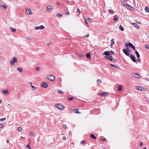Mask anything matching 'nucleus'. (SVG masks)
<instances>
[{
  "label": "nucleus",
  "mask_w": 149,
  "mask_h": 149,
  "mask_svg": "<svg viewBox=\"0 0 149 149\" xmlns=\"http://www.w3.org/2000/svg\"><path fill=\"white\" fill-rule=\"evenodd\" d=\"M77 55L80 58H82L84 56V54H78Z\"/></svg>",
  "instance_id": "nucleus-31"
},
{
  "label": "nucleus",
  "mask_w": 149,
  "mask_h": 149,
  "mask_svg": "<svg viewBox=\"0 0 149 149\" xmlns=\"http://www.w3.org/2000/svg\"><path fill=\"white\" fill-rule=\"evenodd\" d=\"M31 86L33 89L36 90V89L37 88L36 86Z\"/></svg>",
  "instance_id": "nucleus-45"
},
{
  "label": "nucleus",
  "mask_w": 149,
  "mask_h": 149,
  "mask_svg": "<svg viewBox=\"0 0 149 149\" xmlns=\"http://www.w3.org/2000/svg\"><path fill=\"white\" fill-rule=\"evenodd\" d=\"M132 75L134 76V77L136 78H139L140 75L136 73H135L134 72H132Z\"/></svg>",
  "instance_id": "nucleus-10"
},
{
  "label": "nucleus",
  "mask_w": 149,
  "mask_h": 149,
  "mask_svg": "<svg viewBox=\"0 0 149 149\" xmlns=\"http://www.w3.org/2000/svg\"><path fill=\"white\" fill-rule=\"evenodd\" d=\"M22 128L20 127H19L17 128V130L19 132H20L22 130Z\"/></svg>",
  "instance_id": "nucleus-38"
},
{
  "label": "nucleus",
  "mask_w": 149,
  "mask_h": 149,
  "mask_svg": "<svg viewBox=\"0 0 149 149\" xmlns=\"http://www.w3.org/2000/svg\"><path fill=\"white\" fill-rule=\"evenodd\" d=\"M36 70L37 71H39L40 70V68L39 67H38L36 68Z\"/></svg>",
  "instance_id": "nucleus-39"
},
{
  "label": "nucleus",
  "mask_w": 149,
  "mask_h": 149,
  "mask_svg": "<svg viewBox=\"0 0 149 149\" xmlns=\"http://www.w3.org/2000/svg\"><path fill=\"white\" fill-rule=\"evenodd\" d=\"M145 10L146 12L147 13L149 12V9L148 7H146L145 8Z\"/></svg>",
  "instance_id": "nucleus-27"
},
{
  "label": "nucleus",
  "mask_w": 149,
  "mask_h": 149,
  "mask_svg": "<svg viewBox=\"0 0 149 149\" xmlns=\"http://www.w3.org/2000/svg\"><path fill=\"white\" fill-rule=\"evenodd\" d=\"M110 52V53H111V54H112L113 55L115 54V53L112 50L109 51Z\"/></svg>",
  "instance_id": "nucleus-46"
},
{
  "label": "nucleus",
  "mask_w": 149,
  "mask_h": 149,
  "mask_svg": "<svg viewBox=\"0 0 149 149\" xmlns=\"http://www.w3.org/2000/svg\"><path fill=\"white\" fill-rule=\"evenodd\" d=\"M98 95H102V93H99Z\"/></svg>",
  "instance_id": "nucleus-62"
},
{
  "label": "nucleus",
  "mask_w": 149,
  "mask_h": 149,
  "mask_svg": "<svg viewBox=\"0 0 149 149\" xmlns=\"http://www.w3.org/2000/svg\"><path fill=\"white\" fill-rule=\"evenodd\" d=\"M146 149V147L144 148H143V149Z\"/></svg>",
  "instance_id": "nucleus-64"
},
{
  "label": "nucleus",
  "mask_w": 149,
  "mask_h": 149,
  "mask_svg": "<svg viewBox=\"0 0 149 149\" xmlns=\"http://www.w3.org/2000/svg\"><path fill=\"white\" fill-rule=\"evenodd\" d=\"M62 139L63 140H65L66 139V137L65 136H63L62 138Z\"/></svg>",
  "instance_id": "nucleus-52"
},
{
  "label": "nucleus",
  "mask_w": 149,
  "mask_h": 149,
  "mask_svg": "<svg viewBox=\"0 0 149 149\" xmlns=\"http://www.w3.org/2000/svg\"><path fill=\"white\" fill-rule=\"evenodd\" d=\"M122 90V88H121V86H119L118 87V91H120L121 90Z\"/></svg>",
  "instance_id": "nucleus-32"
},
{
  "label": "nucleus",
  "mask_w": 149,
  "mask_h": 149,
  "mask_svg": "<svg viewBox=\"0 0 149 149\" xmlns=\"http://www.w3.org/2000/svg\"><path fill=\"white\" fill-rule=\"evenodd\" d=\"M45 28V27L43 25H41L40 26H36L35 27V29L36 30L39 29H42Z\"/></svg>",
  "instance_id": "nucleus-8"
},
{
  "label": "nucleus",
  "mask_w": 149,
  "mask_h": 149,
  "mask_svg": "<svg viewBox=\"0 0 149 149\" xmlns=\"http://www.w3.org/2000/svg\"><path fill=\"white\" fill-rule=\"evenodd\" d=\"M55 106L60 110H63L65 108L61 104H56L55 105Z\"/></svg>",
  "instance_id": "nucleus-2"
},
{
  "label": "nucleus",
  "mask_w": 149,
  "mask_h": 149,
  "mask_svg": "<svg viewBox=\"0 0 149 149\" xmlns=\"http://www.w3.org/2000/svg\"><path fill=\"white\" fill-rule=\"evenodd\" d=\"M1 92L3 94L5 95H7L8 93V92L7 90H2Z\"/></svg>",
  "instance_id": "nucleus-15"
},
{
  "label": "nucleus",
  "mask_w": 149,
  "mask_h": 149,
  "mask_svg": "<svg viewBox=\"0 0 149 149\" xmlns=\"http://www.w3.org/2000/svg\"><path fill=\"white\" fill-rule=\"evenodd\" d=\"M132 49H133L134 50H136V49H135V47H134H134H132Z\"/></svg>",
  "instance_id": "nucleus-55"
},
{
  "label": "nucleus",
  "mask_w": 149,
  "mask_h": 149,
  "mask_svg": "<svg viewBox=\"0 0 149 149\" xmlns=\"http://www.w3.org/2000/svg\"><path fill=\"white\" fill-rule=\"evenodd\" d=\"M111 45H113L115 44V42H114L113 39H112L111 40Z\"/></svg>",
  "instance_id": "nucleus-28"
},
{
  "label": "nucleus",
  "mask_w": 149,
  "mask_h": 149,
  "mask_svg": "<svg viewBox=\"0 0 149 149\" xmlns=\"http://www.w3.org/2000/svg\"><path fill=\"white\" fill-rule=\"evenodd\" d=\"M132 25L137 29H139L140 27L136 24L134 23H132Z\"/></svg>",
  "instance_id": "nucleus-16"
},
{
  "label": "nucleus",
  "mask_w": 149,
  "mask_h": 149,
  "mask_svg": "<svg viewBox=\"0 0 149 149\" xmlns=\"http://www.w3.org/2000/svg\"><path fill=\"white\" fill-rule=\"evenodd\" d=\"M104 58L107 60H109L111 61H113V57L112 56L110 55L108 56H105Z\"/></svg>",
  "instance_id": "nucleus-6"
},
{
  "label": "nucleus",
  "mask_w": 149,
  "mask_h": 149,
  "mask_svg": "<svg viewBox=\"0 0 149 149\" xmlns=\"http://www.w3.org/2000/svg\"><path fill=\"white\" fill-rule=\"evenodd\" d=\"M73 110L75 111V113L77 114H79L81 113L80 112L77 111L79 110L78 108H75Z\"/></svg>",
  "instance_id": "nucleus-19"
},
{
  "label": "nucleus",
  "mask_w": 149,
  "mask_h": 149,
  "mask_svg": "<svg viewBox=\"0 0 149 149\" xmlns=\"http://www.w3.org/2000/svg\"><path fill=\"white\" fill-rule=\"evenodd\" d=\"M25 39L26 40H29L30 39V38L29 37H26L25 38Z\"/></svg>",
  "instance_id": "nucleus-51"
},
{
  "label": "nucleus",
  "mask_w": 149,
  "mask_h": 149,
  "mask_svg": "<svg viewBox=\"0 0 149 149\" xmlns=\"http://www.w3.org/2000/svg\"><path fill=\"white\" fill-rule=\"evenodd\" d=\"M145 47L147 49H148L149 48V47L148 45H145Z\"/></svg>",
  "instance_id": "nucleus-44"
},
{
  "label": "nucleus",
  "mask_w": 149,
  "mask_h": 149,
  "mask_svg": "<svg viewBox=\"0 0 149 149\" xmlns=\"http://www.w3.org/2000/svg\"><path fill=\"white\" fill-rule=\"evenodd\" d=\"M6 119V118H2L0 119V120L2 121L4 120H5Z\"/></svg>",
  "instance_id": "nucleus-43"
},
{
  "label": "nucleus",
  "mask_w": 149,
  "mask_h": 149,
  "mask_svg": "<svg viewBox=\"0 0 149 149\" xmlns=\"http://www.w3.org/2000/svg\"><path fill=\"white\" fill-rule=\"evenodd\" d=\"M101 140L102 141H104L106 140V139L105 138H104V139H102Z\"/></svg>",
  "instance_id": "nucleus-60"
},
{
  "label": "nucleus",
  "mask_w": 149,
  "mask_h": 149,
  "mask_svg": "<svg viewBox=\"0 0 149 149\" xmlns=\"http://www.w3.org/2000/svg\"><path fill=\"white\" fill-rule=\"evenodd\" d=\"M135 88L137 90H138L139 91H145V88L142 87L141 86H136Z\"/></svg>",
  "instance_id": "nucleus-4"
},
{
  "label": "nucleus",
  "mask_w": 149,
  "mask_h": 149,
  "mask_svg": "<svg viewBox=\"0 0 149 149\" xmlns=\"http://www.w3.org/2000/svg\"><path fill=\"white\" fill-rule=\"evenodd\" d=\"M63 92L61 90H58V93L60 94H62Z\"/></svg>",
  "instance_id": "nucleus-33"
},
{
  "label": "nucleus",
  "mask_w": 149,
  "mask_h": 149,
  "mask_svg": "<svg viewBox=\"0 0 149 149\" xmlns=\"http://www.w3.org/2000/svg\"><path fill=\"white\" fill-rule=\"evenodd\" d=\"M85 22L86 24H87V25H88V23H87V21L86 19H85Z\"/></svg>",
  "instance_id": "nucleus-59"
},
{
  "label": "nucleus",
  "mask_w": 149,
  "mask_h": 149,
  "mask_svg": "<svg viewBox=\"0 0 149 149\" xmlns=\"http://www.w3.org/2000/svg\"><path fill=\"white\" fill-rule=\"evenodd\" d=\"M127 3L125 1H123L122 2V4L125 7V4Z\"/></svg>",
  "instance_id": "nucleus-34"
},
{
  "label": "nucleus",
  "mask_w": 149,
  "mask_h": 149,
  "mask_svg": "<svg viewBox=\"0 0 149 149\" xmlns=\"http://www.w3.org/2000/svg\"><path fill=\"white\" fill-rule=\"evenodd\" d=\"M138 61L139 62V63H141V60H140V59H138Z\"/></svg>",
  "instance_id": "nucleus-58"
},
{
  "label": "nucleus",
  "mask_w": 149,
  "mask_h": 149,
  "mask_svg": "<svg viewBox=\"0 0 149 149\" xmlns=\"http://www.w3.org/2000/svg\"><path fill=\"white\" fill-rule=\"evenodd\" d=\"M40 86L42 87H44L45 88H46L47 87L48 85L46 82H43L41 83L40 85Z\"/></svg>",
  "instance_id": "nucleus-5"
},
{
  "label": "nucleus",
  "mask_w": 149,
  "mask_h": 149,
  "mask_svg": "<svg viewBox=\"0 0 149 149\" xmlns=\"http://www.w3.org/2000/svg\"><path fill=\"white\" fill-rule=\"evenodd\" d=\"M129 9L133 11H135L134 8L132 7V6H131V7Z\"/></svg>",
  "instance_id": "nucleus-35"
},
{
  "label": "nucleus",
  "mask_w": 149,
  "mask_h": 149,
  "mask_svg": "<svg viewBox=\"0 0 149 149\" xmlns=\"http://www.w3.org/2000/svg\"><path fill=\"white\" fill-rule=\"evenodd\" d=\"M85 141L84 140H82L81 142V144H84L85 143Z\"/></svg>",
  "instance_id": "nucleus-48"
},
{
  "label": "nucleus",
  "mask_w": 149,
  "mask_h": 149,
  "mask_svg": "<svg viewBox=\"0 0 149 149\" xmlns=\"http://www.w3.org/2000/svg\"><path fill=\"white\" fill-rule=\"evenodd\" d=\"M143 142H141V143H140V144H139V146H140L141 147L143 145Z\"/></svg>",
  "instance_id": "nucleus-50"
},
{
  "label": "nucleus",
  "mask_w": 149,
  "mask_h": 149,
  "mask_svg": "<svg viewBox=\"0 0 149 149\" xmlns=\"http://www.w3.org/2000/svg\"><path fill=\"white\" fill-rule=\"evenodd\" d=\"M17 70L20 72H22L23 71V69L22 68H17Z\"/></svg>",
  "instance_id": "nucleus-25"
},
{
  "label": "nucleus",
  "mask_w": 149,
  "mask_h": 149,
  "mask_svg": "<svg viewBox=\"0 0 149 149\" xmlns=\"http://www.w3.org/2000/svg\"><path fill=\"white\" fill-rule=\"evenodd\" d=\"M17 58L15 57H14L12 60L10 62V65L11 66H13L15 65V63L17 62Z\"/></svg>",
  "instance_id": "nucleus-1"
},
{
  "label": "nucleus",
  "mask_w": 149,
  "mask_h": 149,
  "mask_svg": "<svg viewBox=\"0 0 149 149\" xmlns=\"http://www.w3.org/2000/svg\"><path fill=\"white\" fill-rule=\"evenodd\" d=\"M130 57L132 60L134 62H136V58L133 55H131L130 56Z\"/></svg>",
  "instance_id": "nucleus-11"
},
{
  "label": "nucleus",
  "mask_w": 149,
  "mask_h": 149,
  "mask_svg": "<svg viewBox=\"0 0 149 149\" xmlns=\"http://www.w3.org/2000/svg\"><path fill=\"white\" fill-rule=\"evenodd\" d=\"M87 19L88 20H90V18L89 17H88V18H87Z\"/></svg>",
  "instance_id": "nucleus-61"
},
{
  "label": "nucleus",
  "mask_w": 149,
  "mask_h": 149,
  "mask_svg": "<svg viewBox=\"0 0 149 149\" xmlns=\"http://www.w3.org/2000/svg\"><path fill=\"white\" fill-rule=\"evenodd\" d=\"M52 10V7L50 6H48L47 7V10L48 11H51Z\"/></svg>",
  "instance_id": "nucleus-18"
},
{
  "label": "nucleus",
  "mask_w": 149,
  "mask_h": 149,
  "mask_svg": "<svg viewBox=\"0 0 149 149\" xmlns=\"http://www.w3.org/2000/svg\"><path fill=\"white\" fill-rule=\"evenodd\" d=\"M3 127V125L2 124H0V128H1Z\"/></svg>",
  "instance_id": "nucleus-54"
},
{
  "label": "nucleus",
  "mask_w": 149,
  "mask_h": 149,
  "mask_svg": "<svg viewBox=\"0 0 149 149\" xmlns=\"http://www.w3.org/2000/svg\"><path fill=\"white\" fill-rule=\"evenodd\" d=\"M90 137L95 139H96V137L94 136L93 134H90Z\"/></svg>",
  "instance_id": "nucleus-22"
},
{
  "label": "nucleus",
  "mask_w": 149,
  "mask_h": 149,
  "mask_svg": "<svg viewBox=\"0 0 149 149\" xmlns=\"http://www.w3.org/2000/svg\"><path fill=\"white\" fill-rule=\"evenodd\" d=\"M46 78L50 81H53L55 79V77L53 75H48L47 76Z\"/></svg>",
  "instance_id": "nucleus-3"
},
{
  "label": "nucleus",
  "mask_w": 149,
  "mask_h": 149,
  "mask_svg": "<svg viewBox=\"0 0 149 149\" xmlns=\"http://www.w3.org/2000/svg\"><path fill=\"white\" fill-rule=\"evenodd\" d=\"M0 5L1 6L3 7L5 10H6L7 8V6L6 5H4V3H0Z\"/></svg>",
  "instance_id": "nucleus-17"
},
{
  "label": "nucleus",
  "mask_w": 149,
  "mask_h": 149,
  "mask_svg": "<svg viewBox=\"0 0 149 149\" xmlns=\"http://www.w3.org/2000/svg\"><path fill=\"white\" fill-rule=\"evenodd\" d=\"M113 19H114V20L115 21L117 22L118 21V18L117 17L114 18H113Z\"/></svg>",
  "instance_id": "nucleus-41"
},
{
  "label": "nucleus",
  "mask_w": 149,
  "mask_h": 149,
  "mask_svg": "<svg viewBox=\"0 0 149 149\" xmlns=\"http://www.w3.org/2000/svg\"><path fill=\"white\" fill-rule=\"evenodd\" d=\"M77 10H78V12H79V13H81V12L80 11V9L78 8H77Z\"/></svg>",
  "instance_id": "nucleus-57"
},
{
  "label": "nucleus",
  "mask_w": 149,
  "mask_h": 149,
  "mask_svg": "<svg viewBox=\"0 0 149 149\" xmlns=\"http://www.w3.org/2000/svg\"><path fill=\"white\" fill-rule=\"evenodd\" d=\"M63 128H66V126L65 125H63Z\"/></svg>",
  "instance_id": "nucleus-53"
},
{
  "label": "nucleus",
  "mask_w": 149,
  "mask_h": 149,
  "mask_svg": "<svg viewBox=\"0 0 149 149\" xmlns=\"http://www.w3.org/2000/svg\"><path fill=\"white\" fill-rule=\"evenodd\" d=\"M89 36V34H88L84 36V38H88V37Z\"/></svg>",
  "instance_id": "nucleus-49"
},
{
  "label": "nucleus",
  "mask_w": 149,
  "mask_h": 149,
  "mask_svg": "<svg viewBox=\"0 0 149 149\" xmlns=\"http://www.w3.org/2000/svg\"><path fill=\"white\" fill-rule=\"evenodd\" d=\"M11 29V31L13 32H15L16 31V29L14 28H10Z\"/></svg>",
  "instance_id": "nucleus-37"
},
{
  "label": "nucleus",
  "mask_w": 149,
  "mask_h": 149,
  "mask_svg": "<svg viewBox=\"0 0 149 149\" xmlns=\"http://www.w3.org/2000/svg\"><path fill=\"white\" fill-rule=\"evenodd\" d=\"M125 46L127 47H130L131 48L133 47H134V46L132 43L130 42H129L128 43H127L126 44Z\"/></svg>",
  "instance_id": "nucleus-9"
},
{
  "label": "nucleus",
  "mask_w": 149,
  "mask_h": 149,
  "mask_svg": "<svg viewBox=\"0 0 149 149\" xmlns=\"http://www.w3.org/2000/svg\"><path fill=\"white\" fill-rule=\"evenodd\" d=\"M2 102V100H0V104H1Z\"/></svg>",
  "instance_id": "nucleus-63"
},
{
  "label": "nucleus",
  "mask_w": 149,
  "mask_h": 149,
  "mask_svg": "<svg viewBox=\"0 0 149 149\" xmlns=\"http://www.w3.org/2000/svg\"><path fill=\"white\" fill-rule=\"evenodd\" d=\"M123 52L127 56H129V52L126 49H123Z\"/></svg>",
  "instance_id": "nucleus-13"
},
{
  "label": "nucleus",
  "mask_w": 149,
  "mask_h": 149,
  "mask_svg": "<svg viewBox=\"0 0 149 149\" xmlns=\"http://www.w3.org/2000/svg\"><path fill=\"white\" fill-rule=\"evenodd\" d=\"M30 134L32 135H33L34 134V133L33 131H31L30 132Z\"/></svg>",
  "instance_id": "nucleus-47"
},
{
  "label": "nucleus",
  "mask_w": 149,
  "mask_h": 149,
  "mask_svg": "<svg viewBox=\"0 0 149 149\" xmlns=\"http://www.w3.org/2000/svg\"><path fill=\"white\" fill-rule=\"evenodd\" d=\"M73 99V97H71L70 98H68V100L69 101H70L71 100H72Z\"/></svg>",
  "instance_id": "nucleus-40"
},
{
  "label": "nucleus",
  "mask_w": 149,
  "mask_h": 149,
  "mask_svg": "<svg viewBox=\"0 0 149 149\" xmlns=\"http://www.w3.org/2000/svg\"><path fill=\"white\" fill-rule=\"evenodd\" d=\"M86 57L88 59H90L91 58L90 54L89 53H87L86 54Z\"/></svg>",
  "instance_id": "nucleus-20"
},
{
  "label": "nucleus",
  "mask_w": 149,
  "mask_h": 149,
  "mask_svg": "<svg viewBox=\"0 0 149 149\" xmlns=\"http://www.w3.org/2000/svg\"><path fill=\"white\" fill-rule=\"evenodd\" d=\"M97 83L98 84H100L102 82V81H101V80L100 79H97Z\"/></svg>",
  "instance_id": "nucleus-36"
},
{
  "label": "nucleus",
  "mask_w": 149,
  "mask_h": 149,
  "mask_svg": "<svg viewBox=\"0 0 149 149\" xmlns=\"http://www.w3.org/2000/svg\"><path fill=\"white\" fill-rule=\"evenodd\" d=\"M135 53L136 54L137 57L138 58H139L140 57V56L139 52L137 51H136L135 52Z\"/></svg>",
  "instance_id": "nucleus-26"
},
{
  "label": "nucleus",
  "mask_w": 149,
  "mask_h": 149,
  "mask_svg": "<svg viewBox=\"0 0 149 149\" xmlns=\"http://www.w3.org/2000/svg\"><path fill=\"white\" fill-rule=\"evenodd\" d=\"M119 28L121 31H123L124 30L123 27L121 25H120L119 26Z\"/></svg>",
  "instance_id": "nucleus-23"
},
{
  "label": "nucleus",
  "mask_w": 149,
  "mask_h": 149,
  "mask_svg": "<svg viewBox=\"0 0 149 149\" xmlns=\"http://www.w3.org/2000/svg\"><path fill=\"white\" fill-rule=\"evenodd\" d=\"M131 6L130 5H129L127 3H126L125 4V7H126L127 8L130 9V8L131 7Z\"/></svg>",
  "instance_id": "nucleus-21"
},
{
  "label": "nucleus",
  "mask_w": 149,
  "mask_h": 149,
  "mask_svg": "<svg viewBox=\"0 0 149 149\" xmlns=\"http://www.w3.org/2000/svg\"><path fill=\"white\" fill-rule=\"evenodd\" d=\"M26 148H29V149H31V148L30 147L29 145H27L26 146Z\"/></svg>",
  "instance_id": "nucleus-42"
},
{
  "label": "nucleus",
  "mask_w": 149,
  "mask_h": 149,
  "mask_svg": "<svg viewBox=\"0 0 149 149\" xmlns=\"http://www.w3.org/2000/svg\"><path fill=\"white\" fill-rule=\"evenodd\" d=\"M109 93L107 92H103L102 93V97H105L108 95Z\"/></svg>",
  "instance_id": "nucleus-14"
},
{
  "label": "nucleus",
  "mask_w": 149,
  "mask_h": 149,
  "mask_svg": "<svg viewBox=\"0 0 149 149\" xmlns=\"http://www.w3.org/2000/svg\"><path fill=\"white\" fill-rule=\"evenodd\" d=\"M26 13L27 15H31L32 14V13L30 9H27L26 11Z\"/></svg>",
  "instance_id": "nucleus-7"
},
{
  "label": "nucleus",
  "mask_w": 149,
  "mask_h": 149,
  "mask_svg": "<svg viewBox=\"0 0 149 149\" xmlns=\"http://www.w3.org/2000/svg\"><path fill=\"white\" fill-rule=\"evenodd\" d=\"M104 54L106 56H108L110 55V52L109 51H106L102 53V55Z\"/></svg>",
  "instance_id": "nucleus-12"
},
{
  "label": "nucleus",
  "mask_w": 149,
  "mask_h": 149,
  "mask_svg": "<svg viewBox=\"0 0 149 149\" xmlns=\"http://www.w3.org/2000/svg\"><path fill=\"white\" fill-rule=\"evenodd\" d=\"M110 65L111 66H112L113 67H115V68H116V69H118L119 68V67H118V66H116L115 65H113V64H110Z\"/></svg>",
  "instance_id": "nucleus-24"
},
{
  "label": "nucleus",
  "mask_w": 149,
  "mask_h": 149,
  "mask_svg": "<svg viewBox=\"0 0 149 149\" xmlns=\"http://www.w3.org/2000/svg\"><path fill=\"white\" fill-rule=\"evenodd\" d=\"M109 12L111 14H113L114 13V11L113 10H111L110 9H109L108 10Z\"/></svg>",
  "instance_id": "nucleus-29"
},
{
  "label": "nucleus",
  "mask_w": 149,
  "mask_h": 149,
  "mask_svg": "<svg viewBox=\"0 0 149 149\" xmlns=\"http://www.w3.org/2000/svg\"><path fill=\"white\" fill-rule=\"evenodd\" d=\"M56 16L58 17H61L62 16V15L61 14L57 13L56 15Z\"/></svg>",
  "instance_id": "nucleus-30"
},
{
  "label": "nucleus",
  "mask_w": 149,
  "mask_h": 149,
  "mask_svg": "<svg viewBox=\"0 0 149 149\" xmlns=\"http://www.w3.org/2000/svg\"><path fill=\"white\" fill-rule=\"evenodd\" d=\"M65 14H66V15H69V12H66V13H65Z\"/></svg>",
  "instance_id": "nucleus-56"
}]
</instances>
